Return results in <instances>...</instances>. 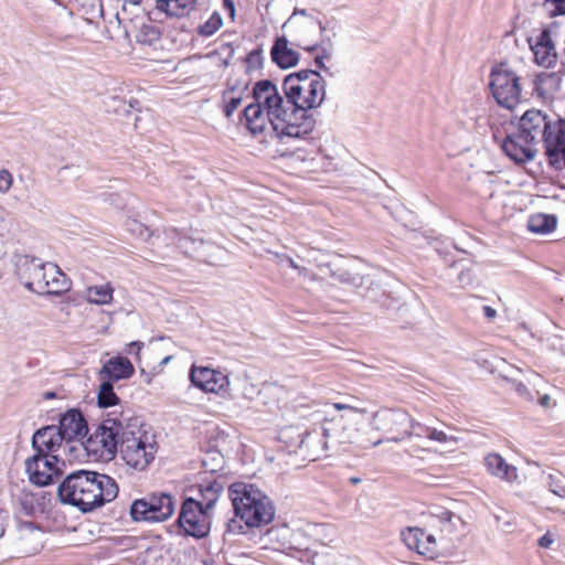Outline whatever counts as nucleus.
<instances>
[{
    "mask_svg": "<svg viewBox=\"0 0 565 565\" xmlns=\"http://www.w3.org/2000/svg\"><path fill=\"white\" fill-rule=\"evenodd\" d=\"M254 102L243 114L253 135L267 129L281 142L302 139L316 126L313 109L321 106L326 97V82L316 71L302 70L289 74L282 89L268 79L254 84Z\"/></svg>",
    "mask_w": 565,
    "mask_h": 565,
    "instance_id": "obj_1",
    "label": "nucleus"
},
{
    "mask_svg": "<svg viewBox=\"0 0 565 565\" xmlns=\"http://www.w3.org/2000/svg\"><path fill=\"white\" fill-rule=\"evenodd\" d=\"M118 491V484L111 477L88 470L70 473L57 488L63 503L74 505L83 512H89L115 500Z\"/></svg>",
    "mask_w": 565,
    "mask_h": 565,
    "instance_id": "obj_2",
    "label": "nucleus"
},
{
    "mask_svg": "<svg viewBox=\"0 0 565 565\" xmlns=\"http://www.w3.org/2000/svg\"><path fill=\"white\" fill-rule=\"evenodd\" d=\"M519 129L536 147L543 143L550 163L565 169V121L539 109L526 110L520 118Z\"/></svg>",
    "mask_w": 565,
    "mask_h": 565,
    "instance_id": "obj_3",
    "label": "nucleus"
},
{
    "mask_svg": "<svg viewBox=\"0 0 565 565\" xmlns=\"http://www.w3.org/2000/svg\"><path fill=\"white\" fill-rule=\"evenodd\" d=\"M15 274L25 288L40 295H60L70 289V281L60 267L40 258L19 257Z\"/></svg>",
    "mask_w": 565,
    "mask_h": 565,
    "instance_id": "obj_4",
    "label": "nucleus"
},
{
    "mask_svg": "<svg viewBox=\"0 0 565 565\" xmlns=\"http://www.w3.org/2000/svg\"><path fill=\"white\" fill-rule=\"evenodd\" d=\"M228 492L235 515L247 527H260L273 521L275 515L274 505L270 499L256 486L236 482L230 487Z\"/></svg>",
    "mask_w": 565,
    "mask_h": 565,
    "instance_id": "obj_5",
    "label": "nucleus"
},
{
    "mask_svg": "<svg viewBox=\"0 0 565 565\" xmlns=\"http://www.w3.org/2000/svg\"><path fill=\"white\" fill-rule=\"evenodd\" d=\"M119 452L128 466L138 470L146 469L157 454L153 437L142 429L141 419L132 412L121 431Z\"/></svg>",
    "mask_w": 565,
    "mask_h": 565,
    "instance_id": "obj_6",
    "label": "nucleus"
},
{
    "mask_svg": "<svg viewBox=\"0 0 565 565\" xmlns=\"http://www.w3.org/2000/svg\"><path fill=\"white\" fill-rule=\"evenodd\" d=\"M131 409L120 412L113 411L92 434L84 447L86 451L97 459L110 460L115 457L120 447L121 431L126 423L130 420Z\"/></svg>",
    "mask_w": 565,
    "mask_h": 565,
    "instance_id": "obj_7",
    "label": "nucleus"
},
{
    "mask_svg": "<svg viewBox=\"0 0 565 565\" xmlns=\"http://www.w3.org/2000/svg\"><path fill=\"white\" fill-rule=\"evenodd\" d=\"M520 76L507 62L495 64L490 74V89L497 103L513 109L521 100Z\"/></svg>",
    "mask_w": 565,
    "mask_h": 565,
    "instance_id": "obj_8",
    "label": "nucleus"
},
{
    "mask_svg": "<svg viewBox=\"0 0 565 565\" xmlns=\"http://www.w3.org/2000/svg\"><path fill=\"white\" fill-rule=\"evenodd\" d=\"M175 502L166 492L151 493L135 500L130 507V515L137 522H163L174 512Z\"/></svg>",
    "mask_w": 565,
    "mask_h": 565,
    "instance_id": "obj_9",
    "label": "nucleus"
},
{
    "mask_svg": "<svg viewBox=\"0 0 565 565\" xmlns=\"http://www.w3.org/2000/svg\"><path fill=\"white\" fill-rule=\"evenodd\" d=\"M64 461L58 455L38 454L25 460V471L29 480L39 487L49 486L57 480L63 473Z\"/></svg>",
    "mask_w": 565,
    "mask_h": 565,
    "instance_id": "obj_10",
    "label": "nucleus"
},
{
    "mask_svg": "<svg viewBox=\"0 0 565 565\" xmlns=\"http://www.w3.org/2000/svg\"><path fill=\"white\" fill-rule=\"evenodd\" d=\"M179 525L184 532L194 537H203L210 531L209 510L192 498L183 501L178 519Z\"/></svg>",
    "mask_w": 565,
    "mask_h": 565,
    "instance_id": "obj_11",
    "label": "nucleus"
},
{
    "mask_svg": "<svg viewBox=\"0 0 565 565\" xmlns=\"http://www.w3.org/2000/svg\"><path fill=\"white\" fill-rule=\"evenodd\" d=\"M189 379L193 386L204 393L224 396L228 392L230 380L221 371L206 366L192 365Z\"/></svg>",
    "mask_w": 565,
    "mask_h": 565,
    "instance_id": "obj_12",
    "label": "nucleus"
},
{
    "mask_svg": "<svg viewBox=\"0 0 565 565\" xmlns=\"http://www.w3.org/2000/svg\"><path fill=\"white\" fill-rule=\"evenodd\" d=\"M322 424L324 437L329 441V450L339 451L354 443L356 429L353 420H348L345 416H337Z\"/></svg>",
    "mask_w": 565,
    "mask_h": 565,
    "instance_id": "obj_13",
    "label": "nucleus"
},
{
    "mask_svg": "<svg viewBox=\"0 0 565 565\" xmlns=\"http://www.w3.org/2000/svg\"><path fill=\"white\" fill-rule=\"evenodd\" d=\"M502 150L516 163L531 161L537 153V147L527 140L519 128L516 132L507 136L502 143Z\"/></svg>",
    "mask_w": 565,
    "mask_h": 565,
    "instance_id": "obj_14",
    "label": "nucleus"
},
{
    "mask_svg": "<svg viewBox=\"0 0 565 565\" xmlns=\"http://www.w3.org/2000/svg\"><path fill=\"white\" fill-rule=\"evenodd\" d=\"M299 450L310 460H317L329 451V441L324 437L323 424L300 435Z\"/></svg>",
    "mask_w": 565,
    "mask_h": 565,
    "instance_id": "obj_15",
    "label": "nucleus"
},
{
    "mask_svg": "<svg viewBox=\"0 0 565 565\" xmlns=\"http://www.w3.org/2000/svg\"><path fill=\"white\" fill-rule=\"evenodd\" d=\"M402 540L409 550L433 558L437 553L436 539L419 527H408L402 532Z\"/></svg>",
    "mask_w": 565,
    "mask_h": 565,
    "instance_id": "obj_16",
    "label": "nucleus"
},
{
    "mask_svg": "<svg viewBox=\"0 0 565 565\" xmlns=\"http://www.w3.org/2000/svg\"><path fill=\"white\" fill-rule=\"evenodd\" d=\"M64 443L61 431L54 425L39 429L32 438L33 450L38 454L58 455Z\"/></svg>",
    "mask_w": 565,
    "mask_h": 565,
    "instance_id": "obj_17",
    "label": "nucleus"
},
{
    "mask_svg": "<svg viewBox=\"0 0 565 565\" xmlns=\"http://www.w3.org/2000/svg\"><path fill=\"white\" fill-rule=\"evenodd\" d=\"M530 46L539 65L552 67L556 64L557 52L550 30H543Z\"/></svg>",
    "mask_w": 565,
    "mask_h": 565,
    "instance_id": "obj_18",
    "label": "nucleus"
},
{
    "mask_svg": "<svg viewBox=\"0 0 565 565\" xmlns=\"http://www.w3.org/2000/svg\"><path fill=\"white\" fill-rule=\"evenodd\" d=\"M143 0H122V8L138 6ZM154 9L170 18H183L196 6L198 0H153Z\"/></svg>",
    "mask_w": 565,
    "mask_h": 565,
    "instance_id": "obj_19",
    "label": "nucleus"
},
{
    "mask_svg": "<svg viewBox=\"0 0 565 565\" xmlns=\"http://www.w3.org/2000/svg\"><path fill=\"white\" fill-rule=\"evenodd\" d=\"M56 427L61 431L65 444L84 437L87 433V425L83 415L75 409L66 412L60 419V425Z\"/></svg>",
    "mask_w": 565,
    "mask_h": 565,
    "instance_id": "obj_20",
    "label": "nucleus"
},
{
    "mask_svg": "<svg viewBox=\"0 0 565 565\" xmlns=\"http://www.w3.org/2000/svg\"><path fill=\"white\" fill-rule=\"evenodd\" d=\"M135 367L125 356H115L106 361L98 372L99 380H107L113 383L129 379L134 375Z\"/></svg>",
    "mask_w": 565,
    "mask_h": 565,
    "instance_id": "obj_21",
    "label": "nucleus"
},
{
    "mask_svg": "<svg viewBox=\"0 0 565 565\" xmlns=\"http://www.w3.org/2000/svg\"><path fill=\"white\" fill-rule=\"evenodd\" d=\"M483 463L490 475L501 480L512 482L518 479V469L508 463L499 454H488L483 459Z\"/></svg>",
    "mask_w": 565,
    "mask_h": 565,
    "instance_id": "obj_22",
    "label": "nucleus"
},
{
    "mask_svg": "<svg viewBox=\"0 0 565 565\" xmlns=\"http://www.w3.org/2000/svg\"><path fill=\"white\" fill-rule=\"evenodd\" d=\"M561 77L556 73H541L536 75L533 92L542 100H551L561 88Z\"/></svg>",
    "mask_w": 565,
    "mask_h": 565,
    "instance_id": "obj_23",
    "label": "nucleus"
},
{
    "mask_svg": "<svg viewBox=\"0 0 565 565\" xmlns=\"http://www.w3.org/2000/svg\"><path fill=\"white\" fill-rule=\"evenodd\" d=\"M271 60L281 68H289L297 65L299 55L296 51L288 46L286 38L276 40L271 47Z\"/></svg>",
    "mask_w": 565,
    "mask_h": 565,
    "instance_id": "obj_24",
    "label": "nucleus"
},
{
    "mask_svg": "<svg viewBox=\"0 0 565 565\" xmlns=\"http://www.w3.org/2000/svg\"><path fill=\"white\" fill-rule=\"evenodd\" d=\"M18 501L26 515H33L44 510L46 492L39 489L35 491L23 489L18 497Z\"/></svg>",
    "mask_w": 565,
    "mask_h": 565,
    "instance_id": "obj_25",
    "label": "nucleus"
},
{
    "mask_svg": "<svg viewBox=\"0 0 565 565\" xmlns=\"http://www.w3.org/2000/svg\"><path fill=\"white\" fill-rule=\"evenodd\" d=\"M374 419H379L384 422L387 427V431L394 433L396 431L398 435H403L404 429H408V425L411 423V416L402 411H383L374 414Z\"/></svg>",
    "mask_w": 565,
    "mask_h": 565,
    "instance_id": "obj_26",
    "label": "nucleus"
},
{
    "mask_svg": "<svg viewBox=\"0 0 565 565\" xmlns=\"http://www.w3.org/2000/svg\"><path fill=\"white\" fill-rule=\"evenodd\" d=\"M115 288L110 282L87 286L83 291V298L97 306L110 305L114 300Z\"/></svg>",
    "mask_w": 565,
    "mask_h": 565,
    "instance_id": "obj_27",
    "label": "nucleus"
},
{
    "mask_svg": "<svg viewBox=\"0 0 565 565\" xmlns=\"http://www.w3.org/2000/svg\"><path fill=\"white\" fill-rule=\"evenodd\" d=\"M557 218L553 214L537 213L532 215L527 222V228L535 234H548L556 227Z\"/></svg>",
    "mask_w": 565,
    "mask_h": 565,
    "instance_id": "obj_28",
    "label": "nucleus"
},
{
    "mask_svg": "<svg viewBox=\"0 0 565 565\" xmlns=\"http://www.w3.org/2000/svg\"><path fill=\"white\" fill-rule=\"evenodd\" d=\"M99 390L97 403L100 407L116 406L119 402L118 396L114 392V383L107 380H99Z\"/></svg>",
    "mask_w": 565,
    "mask_h": 565,
    "instance_id": "obj_29",
    "label": "nucleus"
},
{
    "mask_svg": "<svg viewBox=\"0 0 565 565\" xmlns=\"http://www.w3.org/2000/svg\"><path fill=\"white\" fill-rule=\"evenodd\" d=\"M245 89H235L231 87L223 93L224 115L231 118L234 111L239 107L243 100Z\"/></svg>",
    "mask_w": 565,
    "mask_h": 565,
    "instance_id": "obj_30",
    "label": "nucleus"
},
{
    "mask_svg": "<svg viewBox=\"0 0 565 565\" xmlns=\"http://www.w3.org/2000/svg\"><path fill=\"white\" fill-rule=\"evenodd\" d=\"M430 429H431V427L426 426L422 423H418L411 417V423L408 425V429L407 428L404 429L402 436H394L388 440L397 443V441L404 440L405 438H408L412 436L418 437V438H420V437L428 438V431Z\"/></svg>",
    "mask_w": 565,
    "mask_h": 565,
    "instance_id": "obj_31",
    "label": "nucleus"
},
{
    "mask_svg": "<svg viewBox=\"0 0 565 565\" xmlns=\"http://www.w3.org/2000/svg\"><path fill=\"white\" fill-rule=\"evenodd\" d=\"M223 25V19L217 11H214L210 18L198 26V34L204 38L212 36Z\"/></svg>",
    "mask_w": 565,
    "mask_h": 565,
    "instance_id": "obj_32",
    "label": "nucleus"
},
{
    "mask_svg": "<svg viewBox=\"0 0 565 565\" xmlns=\"http://www.w3.org/2000/svg\"><path fill=\"white\" fill-rule=\"evenodd\" d=\"M222 490V486L217 482L209 483L201 489V495L203 507L206 510H211L218 499V493Z\"/></svg>",
    "mask_w": 565,
    "mask_h": 565,
    "instance_id": "obj_33",
    "label": "nucleus"
},
{
    "mask_svg": "<svg viewBox=\"0 0 565 565\" xmlns=\"http://www.w3.org/2000/svg\"><path fill=\"white\" fill-rule=\"evenodd\" d=\"M428 439L443 445H456L459 441L458 437L447 435L445 431L435 427H431V429L428 431Z\"/></svg>",
    "mask_w": 565,
    "mask_h": 565,
    "instance_id": "obj_34",
    "label": "nucleus"
},
{
    "mask_svg": "<svg viewBox=\"0 0 565 565\" xmlns=\"http://www.w3.org/2000/svg\"><path fill=\"white\" fill-rule=\"evenodd\" d=\"M548 481H547V486L550 488V490L561 497V498H565V486H564V477L561 475V473H555V475H548Z\"/></svg>",
    "mask_w": 565,
    "mask_h": 565,
    "instance_id": "obj_35",
    "label": "nucleus"
},
{
    "mask_svg": "<svg viewBox=\"0 0 565 565\" xmlns=\"http://www.w3.org/2000/svg\"><path fill=\"white\" fill-rule=\"evenodd\" d=\"M127 228L135 235H138L142 239H148L150 237L149 230L140 222L136 220H130L127 223Z\"/></svg>",
    "mask_w": 565,
    "mask_h": 565,
    "instance_id": "obj_36",
    "label": "nucleus"
},
{
    "mask_svg": "<svg viewBox=\"0 0 565 565\" xmlns=\"http://www.w3.org/2000/svg\"><path fill=\"white\" fill-rule=\"evenodd\" d=\"M13 184V175L7 169L0 170V193L7 194Z\"/></svg>",
    "mask_w": 565,
    "mask_h": 565,
    "instance_id": "obj_37",
    "label": "nucleus"
},
{
    "mask_svg": "<svg viewBox=\"0 0 565 565\" xmlns=\"http://www.w3.org/2000/svg\"><path fill=\"white\" fill-rule=\"evenodd\" d=\"M178 247L184 253L189 254L191 252H195L198 249V245H202V242H196L188 236H182L178 238Z\"/></svg>",
    "mask_w": 565,
    "mask_h": 565,
    "instance_id": "obj_38",
    "label": "nucleus"
},
{
    "mask_svg": "<svg viewBox=\"0 0 565 565\" xmlns=\"http://www.w3.org/2000/svg\"><path fill=\"white\" fill-rule=\"evenodd\" d=\"M544 7L552 15L565 14V0H545Z\"/></svg>",
    "mask_w": 565,
    "mask_h": 565,
    "instance_id": "obj_39",
    "label": "nucleus"
},
{
    "mask_svg": "<svg viewBox=\"0 0 565 565\" xmlns=\"http://www.w3.org/2000/svg\"><path fill=\"white\" fill-rule=\"evenodd\" d=\"M333 407L338 411H345L347 414H344L343 416H345L348 418V420H354V417L358 415V414H362L363 412L362 411H359L352 406H349L347 404H341V403H335L333 404Z\"/></svg>",
    "mask_w": 565,
    "mask_h": 565,
    "instance_id": "obj_40",
    "label": "nucleus"
},
{
    "mask_svg": "<svg viewBox=\"0 0 565 565\" xmlns=\"http://www.w3.org/2000/svg\"><path fill=\"white\" fill-rule=\"evenodd\" d=\"M143 342L132 341L126 345L124 353L135 355L137 359H139L140 351L143 349Z\"/></svg>",
    "mask_w": 565,
    "mask_h": 565,
    "instance_id": "obj_41",
    "label": "nucleus"
},
{
    "mask_svg": "<svg viewBox=\"0 0 565 565\" xmlns=\"http://www.w3.org/2000/svg\"><path fill=\"white\" fill-rule=\"evenodd\" d=\"M338 279L342 282H348V284H352L354 286H359L360 285V280L361 278L360 277H349V274H341L339 275Z\"/></svg>",
    "mask_w": 565,
    "mask_h": 565,
    "instance_id": "obj_42",
    "label": "nucleus"
},
{
    "mask_svg": "<svg viewBox=\"0 0 565 565\" xmlns=\"http://www.w3.org/2000/svg\"><path fill=\"white\" fill-rule=\"evenodd\" d=\"M8 512L3 509H0V537H2L6 532V523L8 521Z\"/></svg>",
    "mask_w": 565,
    "mask_h": 565,
    "instance_id": "obj_43",
    "label": "nucleus"
},
{
    "mask_svg": "<svg viewBox=\"0 0 565 565\" xmlns=\"http://www.w3.org/2000/svg\"><path fill=\"white\" fill-rule=\"evenodd\" d=\"M553 537L547 533L539 540V545L544 548H548L553 544Z\"/></svg>",
    "mask_w": 565,
    "mask_h": 565,
    "instance_id": "obj_44",
    "label": "nucleus"
},
{
    "mask_svg": "<svg viewBox=\"0 0 565 565\" xmlns=\"http://www.w3.org/2000/svg\"><path fill=\"white\" fill-rule=\"evenodd\" d=\"M456 518L457 520H459L458 516H456L452 512L450 511H444L441 512L440 514V520L441 522L444 523H451L452 519Z\"/></svg>",
    "mask_w": 565,
    "mask_h": 565,
    "instance_id": "obj_45",
    "label": "nucleus"
},
{
    "mask_svg": "<svg viewBox=\"0 0 565 565\" xmlns=\"http://www.w3.org/2000/svg\"><path fill=\"white\" fill-rule=\"evenodd\" d=\"M297 271H298V275L303 278L315 279V275L308 268H306L303 266H299Z\"/></svg>",
    "mask_w": 565,
    "mask_h": 565,
    "instance_id": "obj_46",
    "label": "nucleus"
},
{
    "mask_svg": "<svg viewBox=\"0 0 565 565\" xmlns=\"http://www.w3.org/2000/svg\"><path fill=\"white\" fill-rule=\"evenodd\" d=\"M223 6L228 11L231 18H234L235 7L233 0H223Z\"/></svg>",
    "mask_w": 565,
    "mask_h": 565,
    "instance_id": "obj_47",
    "label": "nucleus"
},
{
    "mask_svg": "<svg viewBox=\"0 0 565 565\" xmlns=\"http://www.w3.org/2000/svg\"><path fill=\"white\" fill-rule=\"evenodd\" d=\"M483 313L488 319H493L497 316V311L490 306H483Z\"/></svg>",
    "mask_w": 565,
    "mask_h": 565,
    "instance_id": "obj_48",
    "label": "nucleus"
},
{
    "mask_svg": "<svg viewBox=\"0 0 565 565\" xmlns=\"http://www.w3.org/2000/svg\"><path fill=\"white\" fill-rule=\"evenodd\" d=\"M281 262H286L287 265L291 268H294L295 270L298 269L299 265L289 256H285Z\"/></svg>",
    "mask_w": 565,
    "mask_h": 565,
    "instance_id": "obj_49",
    "label": "nucleus"
},
{
    "mask_svg": "<svg viewBox=\"0 0 565 565\" xmlns=\"http://www.w3.org/2000/svg\"><path fill=\"white\" fill-rule=\"evenodd\" d=\"M458 278H459L460 282H462V284H465V282H467V284L471 282V275H470V271H467V273L462 271V273L459 275V277H458Z\"/></svg>",
    "mask_w": 565,
    "mask_h": 565,
    "instance_id": "obj_50",
    "label": "nucleus"
},
{
    "mask_svg": "<svg viewBox=\"0 0 565 565\" xmlns=\"http://www.w3.org/2000/svg\"><path fill=\"white\" fill-rule=\"evenodd\" d=\"M550 396L548 395H543L541 398H540V404L544 407L548 406L550 404Z\"/></svg>",
    "mask_w": 565,
    "mask_h": 565,
    "instance_id": "obj_51",
    "label": "nucleus"
},
{
    "mask_svg": "<svg viewBox=\"0 0 565 565\" xmlns=\"http://www.w3.org/2000/svg\"><path fill=\"white\" fill-rule=\"evenodd\" d=\"M322 56H316L315 61H316V64L320 67V68H327L322 62Z\"/></svg>",
    "mask_w": 565,
    "mask_h": 565,
    "instance_id": "obj_52",
    "label": "nucleus"
},
{
    "mask_svg": "<svg viewBox=\"0 0 565 565\" xmlns=\"http://www.w3.org/2000/svg\"><path fill=\"white\" fill-rule=\"evenodd\" d=\"M43 397L45 399H52V398L56 397V393L55 392H46V393L43 394Z\"/></svg>",
    "mask_w": 565,
    "mask_h": 565,
    "instance_id": "obj_53",
    "label": "nucleus"
},
{
    "mask_svg": "<svg viewBox=\"0 0 565 565\" xmlns=\"http://www.w3.org/2000/svg\"><path fill=\"white\" fill-rule=\"evenodd\" d=\"M171 360V356H166L162 361H161V365H166L170 362Z\"/></svg>",
    "mask_w": 565,
    "mask_h": 565,
    "instance_id": "obj_54",
    "label": "nucleus"
},
{
    "mask_svg": "<svg viewBox=\"0 0 565 565\" xmlns=\"http://www.w3.org/2000/svg\"><path fill=\"white\" fill-rule=\"evenodd\" d=\"M350 481H351L352 483L356 484V483H359V482L361 481V479H360V478H358V477H353V478H351V479H350Z\"/></svg>",
    "mask_w": 565,
    "mask_h": 565,
    "instance_id": "obj_55",
    "label": "nucleus"
},
{
    "mask_svg": "<svg viewBox=\"0 0 565 565\" xmlns=\"http://www.w3.org/2000/svg\"><path fill=\"white\" fill-rule=\"evenodd\" d=\"M235 526H236V522L232 521V523L228 524L230 531H234Z\"/></svg>",
    "mask_w": 565,
    "mask_h": 565,
    "instance_id": "obj_56",
    "label": "nucleus"
},
{
    "mask_svg": "<svg viewBox=\"0 0 565 565\" xmlns=\"http://www.w3.org/2000/svg\"><path fill=\"white\" fill-rule=\"evenodd\" d=\"M381 443H382V440H381V439H379V440L374 441L372 445H373V446H377V445H380Z\"/></svg>",
    "mask_w": 565,
    "mask_h": 565,
    "instance_id": "obj_57",
    "label": "nucleus"
},
{
    "mask_svg": "<svg viewBox=\"0 0 565 565\" xmlns=\"http://www.w3.org/2000/svg\"><path fill=\"white\" fill-rule=\"evenodd\" d=\"M522 390H526L525 385H520L519 386V392H521Z\"/></svg>",
    "mask_w": 565,
    "mask_h": 565,
    "instance_id": "obj_58",
    "label": "nucleus"
},
{
    "mask_svg": "<svg viewBox=\"0 0 565 565\" xmlns=\"http://www.w3.org/2000/svg\"><path fill=\"white\" fill-rule=\"evenodd\" d=\"M303 49H306V50H308V51L313 50V47H312V46H303Z\"/></svg>",
    "mask_w": 565,
    "mask_h": 565,
    "instance_id": "obj_59",
    "label": "nucleus"
}]
</instances>
